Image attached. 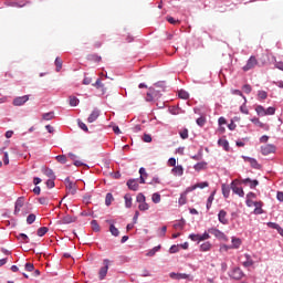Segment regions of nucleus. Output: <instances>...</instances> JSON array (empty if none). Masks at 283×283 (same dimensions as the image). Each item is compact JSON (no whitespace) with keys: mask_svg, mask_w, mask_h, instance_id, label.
I'll use <instances>...</instances> for the list:
<instances>
[{"mask_svg":"<svg viewBox=\"0 0 283 283\" xmlns=\"http://www.w3.org/2000/svg\"><path fill=\"white\" fill-rule=\"evenodd\" d=\"M55 159L57 160V163H61V165H65V163H67V156L65 155H59L55 157Z\"/></svg>","mask_w":283,"mask_h":283,"instance_id":"58836bf2","label":"nucleus"},{"mask_svg":"<svg viewBox=\"0 0 283 283\" xmlns=\"http://www.w3.org/2000/svg\"><path fill=\"white\" fill-rule=\"evenodd\" d=\"M231 189L233 193H237V196H240V198H244V190L238 186H235V181L231 184Z\"/></svg>","mask_w":283,"mask_h":283,"instance_id":"f8f14e48","label":"nucleus"},{"mask_svg":"<svg viewBox=\"0 0 283 283\" xmlns=\"http://www.w3.org/2000/svg\"><path fill=\"white\" fill-rule=\"evenodd\" d=\"M218 145H220V147H223L226 151H229V142L227 139H219Z\"/></svg>","mask_w":283,"mask_h":283,"instance_id":"c85d7f7f","label":"nucleus"},{"mask_svg":"<svg viewBox=\"0 0 283 283\" xmlns=\"http://www.w3.org/2000/svg\"><path fill=\"white\" fill-rule=\"evenodd\" d=\"M206 123H207V119L205 117H199L197 119V125H199V127H205Z\"/></svg>","mask_w":283,"mask_h":283,"instance_id":"5fc2aeb1","label":"nucleus"},{"mask_svg":"<svg viewBox=\"0 0 283 283\" xmlns=\"http://www.w3.org/2000/svg\"><path fill=\"white\" fill-rule=\"evenodd\" d=\"M112 202H114V196H113L111 192H108V193L106 195V198H105V205H106V207H109V205H112Z\"/></svg>","mask_w":283,"mask_h":283,"instance_id":"f704fd0d","label":"nucleus"},{"mask_svg":"<svg viewBox=\"0 0 283 283\" xmlns=\"http://www.w3.org/2000/svg\"><path fill=\"white\" fill-rule=\"evenodd\" d=\"M136 200L137 202H139V205H142L143 202H146V198H145V195L143 193H138L137 197H136Z\"/></svg>","mask_w":283,"mask_h":283,"instance_id":"864d4df0","label":"nucleus"},{"mask_svg":"<svg viewBox=\"0 0 283 283\" xmlns=\"http://www.w3.org/2000/svg\"><path fill=\"white\" fill-rule=\"evenodd\" d=\"M43 120H52L54 118V112L44 113L42 115Z\"/></svg>","mask_w":283,"mask_h":283,"instance_id":"a19ab883","label":"nucleus"},{"mask_svg":"<svg viewBox=\"0 0 283 283\" xmlns=\"http://www.w3.org/2000/svg\"><path fill=\"white\" fill-rule=\"evenodd\" d=\"M179 136L180 138H182V140H187V138H189V129L184 128L179 132Z\"/></svg>","mask_w":283,"mask_h":283,"instance_id":"7c9ffc66","label":"nucleus"},{"mask_svg":"<svg viewBox=\"0 0 283 283\" xmlns=\"http://www.w3.org/2000/svg\"><path fill=\"white\" fill-rule=\"evenodd\" d=\"M70 105L71 107H76V105H78V99L76 98V96L70 97Z\"/></svg>","mask_w":283,"mask_h":283,"instance_id":"09e8293b","label":"nucleus"},{"mask_svg":"<svg viewBox=\"0 0 283 283\" xmlns=\"http://www.w3.org/2000/svg\"><path fill=\"white\" fill-rule=\"evenodd\" d=\"M143 140H144V143H151V135L144 134Z\"/></svg>","mask_w":283,"mask_h":283,"instance_id":"69168bd1","label":"nucleus"},{"mask_svg":"<svg viewBox=\"0 0 283 283\" xmlns=\"http://www.w3.org/2000/svg\"><path fill=\"white\" fill-rule=\"evenodd\" d=\"M93 87H96V90H102V94H105V92H107V88H105V84L101 82V78L96 80V82L93 84Z\"/></svg>","mask_w":283,"mask_h":283,"instance_id":"aec40b11","label":"nucleus"},{"mask_svg":"<svg viewBox=\"0 0 283 283\" xmlns=\"http://www.w3.org/2000/svg\"><path fill=\"white\" fill-rule=\"evenodd\" d=\"M127 187L132 191H138V179H129L127 181Z\"/></svg>","mask_w":283,"mask_h":283,"instance_id":"2eb2a0df","label":"nucleus"},{"mask_svg":"<svg viewBox=\"0 0 283 283\" xmlns=\"http://www.w3.org/2000/svg\"><path fill=\"white\" fill-rule=\"evenodd\" d=\"M35 220H36V216H35L34 213L29 214L28 218H27V222H28L29 224H33V222H34Z\"/></svg>","mask_w":283,"mask_h":283,"instance_id":"3c124183","label":"nucleus"},{"mask_svg":"<svg viewBox=\"0 0 283 283\" xmlns=\"http://www.w3.org/2000/svg\"><path fill=\"white\" fill-rule=\"evenodd\" d=\"M29 101L30 95L19 96L13 99L12 105H14V107H21V105H25Z\"/></svg>","mask_w":283,"mask_h":283,"instance_id":"20e7f679","label":"nucleus"},{"mask_svg":"<svg viewBox=\"0 0 283 283\" xmlns=\"http://www.w3.org/2000/svg\"><path fill=\"white\" fill-rule=\"evenodd\" d=\"M275 114V107L270 106L265 109V116H273Z\"/></svg>","mask_w":283,"mask_h":283,"instance_id":"8fccbe9b","label":"nucleus"},{"mask_svg":"<svg viewBox=\"0 0 283 283\" xmlns=\"http://www.w3.org/2000/svg\"><path fill=\"white\" fill-rule=\"evenodd\" d=\"M25 271H29V273H32V271H34V264L27 263L25 264Z\"/></svg>","mask_w":283,"mask_h":283,"instance_id":"0e129e2a","label":"nucleus"},{"mask_svg":"<svg viewBox=\"0 0 283 283\" xmlns=\"http://www.w3.org/2000/svg\"><path fill=\"white\" fill-rule=\"evenodd\" d=\"M258 65V59L255 56H250V59L247 62V65L243 66V72H249V70H253Z\"/></svg>","mask_w":283,"mask_h":283,"instance_id":"423d86ee","label":"nucleus"},{"mask_svg":"<svg viewBox=\"0 0 283 283\" xmlns=\"http://www.w3.org/2000/svg\"><path fill=\"white\" fill-rule=\"evenodd\" d=\"M200 251L207 252L211 251V242L207 241L200 245Z\"/></svg>","mask_w":283,"mask_h":283,"instance_id":"c756f323","label":"nucleus"},{"mask_svg":"<svg viewBox=\"0 0 283 283\" xmlns=\"http://www.w3.org/2000/svg\"><path fill=\"white\" fill-rule=\"evenodd\" d=\"M251 122L256 125V127H261L262 129H269V126H266L264 123L260 120V118H252Z\"/></svg>","mask_w":283,"mask_h":283,"instance_id":"b1692460","label":"nucleus"},{"mask_svg":"<svg viewBox=\"0 0 283 283\" xmlns=\"http://www.w3.org/2000/svg\"><path fill=\"white\" fill-rule=\"evenodd\" d=\"M158 251H160V245H157L155 248H153L150 251L147 252L148 258H154V255H156V253H158Z\"/></svg>","mask_w":283,"mask_h":283,"instance_id":"72a5a7b5","label":"nucleus"},{"mask_svg":"<svg viewBox=\"0 0 283 283\" xmlns=\"http://www.w3.org/2000/svg\"><path fill=\"white\" fill-rule=\"evenodd\" d=\"M107 271H109V260L105 259L104 260V266L101 268L99 270V280H105L106 275H107Z\"/></svg>","mask_w":283,"mask_h":283,"instance_id":"6e6552de","label":"nucleus"},{"mask_svg":"<svg viewBox=\"0 0 283 283\" xmlns=\"http://www.w3.org/2000/svg\"><path fill=\"white\" fill-rule=\"evenodd\" d=\"M207 167V163H198L195 165L196 171H200L201 169H205Z\"/></svg>","mask_w":283,"mask_h":283,"instance_id":"603ef678","label":"nucleus"},{"mask_svg":"<svg viewBox=\"0 0 283 283\" xmlns=\"http://www.w3.org/2000/svg\"><path fill=\"white\" fill-rule=\"evenodd\" d=\"M78 127L83 129V132H90V129L87 128V125H85V123L81 120L78 122Z\"/></svg>","mask_w":283,"mask_h":283,"instance_id":"e2e57ef3","label":"nucleus"},{"mask_svg":"<svg viewBox=\"0 0 283 283\" xmlns=\"http://www.w3.org/2000/svg\"><path fill=\"white\" fill-rule=\"evenodd\" d=\"M174 229H177V230H179V231H182V229H185V220L177 221V222L174 224Z\"/></svg>","mask_w":283,"mask_h":283,"instance_id":"e433bc0d","label":"nucleus"},{"mask_svg":"<svg viewBox=\"0 0 283 283\" xmlns=\"http://www.w3.org/2000/svg\"><path fill=\"white\" fill-rule=\"evenodd\" d=\"M151 200L155 205H158L161 200L160 193L158 192L153 193Z\"/></svg>","mask_w":283,"mask_h":283,"instance_id":"79ce46f5","label":"nucleus"},{"mask_svg":"<svg viewBox=\"0 0 283 283\" xmlns=\"http://www.w3.org/2000/svg\"><path fill=\"white\" fill-rule=\"evenodd\" d=\"M109 232L112 233V235H114L115 238H118V235H120V231L117 230L116 226H114L113 223H111L109 226Z\"/></svg>","mask_w":283,"mask_h":283,"instance_id":"cd10ccee","label":"nucleus"},{"mask_svg":"<svg viewBox=\"0 0 283 283\" xmlns=\"http://www.w3.org/2000/svg\"><path fill=\"white\" fill-rule=\"evenodd\" d=\"M206 187H209V182L203 181V182H199L192 187H189L188 191H195V189H205Z\"/></svg>","mask_w":283,"mask_h":283,"instance_id":"6ab92c4d","label":"nucleus"},{"mask_svg":"<svg viewBox=\"0 0 283 283\" xmlns=\"http://www.w3.org/2000/svg\"><path fill=\"white\" fill-rule=\"evenodd\" d=\"M72 222H76V218L66 214L65 217L62 218V224H72Z\"/></svg>","mask_w":283,"mask_h":283,"instance_id":"412c9836","label":"nucleus"},{"mask_svg":"<svg viewBox=\"0 0 283 283\" xmlns=\"http://www.w3.org/2000/svg\"><path fill=\"white\" fill-rule=\"evenodd\" d=\"M179 249L178 245H172L169 250L170 253H178Z\"/></svg>","mask_w":283,"mask_h":283,"instance_id":"774afa93","label":"nucleus"},{"mask_svg":"<svg viewBox=\"0 0 283 283\" xmlns=\"http://www.w3.org/2000/svg\"><path fill=\"white\" fill-rule=\"evenodd\" d=\"M189 192L190 191H188V188H187L186 191L180 195V198L178 200L180 206L187 205V193H189Z\"/></svg>","mask_w":283,"mask_h":283,"instance_id":"a878e982","label":"nucleus"},{"mask_svg":"<svg viewBox=\"0 0 283 283\" xmlns=\"http://www.w3.org/2000/svg\"><path fill=\"white\" fill-rule=\"evenodd\" d=\"M42 174H44V176L51 178L52 180L56 179V175H54V170H52L51 168H42Z\"/></svg>","mask_w":283,"mask_h":283,"instance_id":"a211bd4d","label":"nucleus"},{"mask_svg":"<svg viewBox=\"0 0 283 283\" xmlns=\"http://www.w3.org/2000/svg\"><path fill=\"white\" fill-rule=\"evenodd\" d=\"M255 112H256L258 116H266V108H264V106H262V105H258L255 107Z\"/></svg>","mask_w":283,"mask_h":283,"instance_id":"bb28decb","label":"nucleus"},{"mask_svg":"<svg viewBox=\"0 0 283 283\" xmlns=\"http://www.w3.org/2000/svg\"><path fill=\"white\" fill-rule=\"evenodd\" d=\"M146 101H147V103H153V101H157L156 97L151 93V88H148V92L146 94Z\"/></svg>","mask_w":283,"mask_h":283,"instance_id":"473e14b6","label":"nucleus"},{"mask_svg":"<svg viewBox=\"0 0 283 283\" xmlns=\"http://www.w3.org/2000/svg\"><path fill=\"white\" fill-rule=\"evenodd\" d=\"M211 235H209V232H205L203 234H200V241L205 242V240H209Z\"/></svg>","mask_w":283,"mask_h":283,"instance_id":"680f3d73","label":"nucleus"},{"mask_svg":"<svg viewBox=\"0 0 283 283\" xmlns=\"http://www.w3.org/2000/svg\"><path fill=\"white\" fill-rule=\"evenodd\" d=\"M138 209H139V211H148L149 203H146V201H144V202L139 203Z\"/></svg>","mask_w":283,"mask_h":283,"instance_id":"49530a36","label":"nucleus"},{"mask_svg":"<svg viewBox=\"0 0 283 283\" xmlns=\"http://www.w3.org/2000/svg\"><path fill=\"white\" fill-rule=\"evenodd\" d=\"M171 171L174 176H182L185 174V169L182 168V166H177L172 168Z\"/></svg>","mask_w":283,"mask_h":283,"instance_id":"393cba45","label":"nucleus"},{"mask_svg":"<svg viewBox=\"0 0 283 283\" xmlns=\"http://www.w3.org/2000/svg\"><path fill=\"white\" fill-rule=\"evenodd\" d=\"M230 277L232 280H242L244 277V272H242V269L234 268L230 271Z\"/></svg>","mask_w":283,"mask_h":283,"instance_id":"39448f33","label":"nucleus"},{"mask_svg":"<svg viewBox=\"0 0 283 283\" xmlns=\"http://www.w3.org/2000/svg\"><path fill=\"white\" fill-rule=\"evenodd\" d=\"M101 116V111H98L97 108H95L88 116L87 118V123H95V120L98 119V117Z\"/></svg>","mask_w":283,"mask_h":283,"instance_id":"9b49d317","label":"nucleus"},{"mask_svg":"<svg viewBox=\"0 0 283 283\" xmlns=\"http://www.w3.org/2000/svg\"><path fill=\"white\" fill-rule=\"evenodd\" d=\"M244 163H250L251 167L253 169H261V166L258 164V160L255 158L242 156Z\"/></svg>","mask_w":283,"mask_h":283,"instance_id":"9d476101","label":"nucleus"},{"mask_svg":"<svg viewBox=\"0 0 283 283\" xmlns=\"http://www.w3.org/2000/svg\"><path fill=\"white\" fill-rule=\"evenodd\" d=\"M178 96H179V98L187 101V98H189V93L185 90H181V91H179Z\"/></svg>","mask_w":283,"mask_h":283,"instance_id":"37998d69","label":"nucleus"},{"mask_svg":"<svg viewBox=\"0 0 283 283\" xmlns=\"http://www.w3.org/2000/svg\"><path fill=\"white\" fill-rule=\"evenodd\" d=\"M243 185H250L251 189H255L258 185H260V181L258 179L251 180V178H247L242 180Z\"/></svg>","mask_w":283,"mask_h":283,"instance_id":"ddd939ff","label":"nucleus"},{"mask_svg":"<svg viewBox=\"0 0 283 283\" xmlns=\"http://www.w3.org/2000/svg\"><path fill=\"white\" fill-rule=\"evenodd\" d=\"M222 193H223L224 198H228L229 193H231V188L223 184L222 185Z\"/></svg>","mask_w":283,"mask_h":283,"instance_id":"4c0bfd02","label":"nucleus"},{"mask_svg":"<svg viewBox=\"0 0 283 283\" xmlns=\"http://www.w3.org/2000/svg\"><path fill=\"white\" fill-rule=\"evenodd\" d=\"M149 88L157 101L158 98H160V93L165 92V85H163V83H156L155 87H149Z\"/></svg>","mask_w":283,"mask_h":283,"instance_id":"f257e3e1","label":"nucleus"},{"mask_svg":"<svg viewBox=\"0 0 283 283\" xmlns=\"http://www.w3.org/2000/svg\"><path fill=\"white\" fill-rule=\"evenodd\" d=\"M55 66H56V72H61V70L63 69V60H61V57L55 59Z\"/></svg>","mask_w":283,"mask_h":283,"instance_id":"c9c22d12","label":"nucleus"},{"mask_svg":"<svg viewBox=\"0 0 283 283\" xmlns=\"http://www.w3.org/2000/svg\"><path fill=\"white\" fill-rule=\"evenodd\" d=\"M171 280H189V274L185 273H170Z\"/></svg>","mask_w":283,"mask_h":283,"instance_id":"4468645a","label":"nucleus"},{"mask_svg":"<svg viewBox=\"0 0 283 283\" xmlns=\"http://www.w3.org/2000/svg\"><path fill=\"white\" fill-rule=\"evenodd\" d=\"M261 154L263 156H269V154H275V145L268 144L261 147Z\"/></svg>","mask_w":283,"mask_h":283,"instance_id":"0eeeda50","label":"nucleus"},{"mask_svg":"<svg viewBox=\"0 0 283 283\" xmlns=\"http://www.w3.org/2000/svg\"><path fill=\"white\" fill-rule=\"evenodd\" d=\"M65 185L69 193H71V196H74L76 193V184L72 182V180H70V178L67 177L65 179Z\"/></svg>","mask_w":283,"mask_h":283,"instance_id":"1a4fd4ad","label":"nucleus"},{"mask_svg":"<svg viewBox=\"0 0 283 283\" xmlns=\"http://www.w3.org/2000/svg\"><path fill=\"white\" fill-rule=\"evenodd\" d=\"M25 205V197H19L15 201L14 206V216H19L21 213V209H23V206Z\"/></svg>","mask_w":283,"mask_h":283,"instance_id":"7ed1b4c3","label":"nucleus"},{"mask_svg":"<svg viewBox=\"0 0 283 283\" xmlns=\"http://www.w3.org/2000/svg\"><path fill=\"white\" fill-rule=\"evenodd\" d=\"M245 261H243V266H245V269H249V266H253L254 262L253 259H251V255L249 254H244Z\"/></svg>","mask_w":283,"mask_h":283,"instance_id":"4be33fe9","label":"nucleus"},{"mask_svg":"<svg viewBox=\"0 0 283 283\" xmlns=\"http://www.w3.org/2000/svg\"><path fill=\"white\" fill-rule=\"evenodd\" d=\"M17 238L18 240H21L24 244H28V242H30V238L25 233H20Z\"/></svg>","mask_w":283,"mask_h":283,"instance_id":"2f4dec72","label":"nucleus"},{"mask_svg":"<svg viewBox=\"0 0 283 283\" xmlns=\"http://www.w3.org/2000/svg\"><path fill=\"white\" fill-rule=\"evenodd\" d=\"M92 83V77L85 76L83 80V85H90Z\"/></svg>","mask_w":283,"mask_h":283,"instance_id":"338daca9","label":"nucleus"},{"mask_svg":"<svg viewBox=\"0 0 283 283\" xmlns=\"http://www.w3.org/2000/svg\"><path fill=\"white\" fill-rule=\"evenodd\" d=\"M208 233H210L211 235H214V238H219L222 239L224 238V232L216 229V228H211L208 230Z\"/></svg>","mask_w":283,"mask_h":283,"instance_id":"dca6fc26","label":"nucleus"},{"mask_svg":"<svg viewBox=\"0 0 283 283\" xmlns=\"http://www.w3.org/2000/svg\"><path fill=\"white\" fill-rule=\"evenodd\" d=\"M268 227L270 229H275L279 230L280 229V224L275 223V222H268Z\"/></svg>","mask_w":283,"mask_h":283,"instance_id":"052dcab7","label":"nucleus"},{"mask_svg":"<svg viewBox=\"0 0 283 283\" xmlns=\"http://www.w3.org/2000/svg\"><path fill=\"white\" fill-rule=\"evenodd\" d=\"M218 218H219V222H221V224H229V219H227V211L220 210Z\"/></svg>","mask_w":283,"mask_h":283,"instance_id":"f3484780","label":"nucleus"},{"mask_svg":"<svg viewBox=\"0 0 283 283\" xmlns=\"http://www.w3.org/2000/svg\"><path fill=\"white\" fill-rule=\"evenodd\" d=\"M167 21H168V23H171V25H176L177 23H180V21L174 19V17H168Z\"/></svg>","mask_w":283,"mask_h":283,"instance_id":"bf43d9fd","label":"nucleus"},{"mask_svg":"<svg viewBox=\"0 0 283 283\" xmlns=\"http://www.w3.org/2000/svg\"><path fill=\"white\" fill-rule=\"evenodd\" d=\"M124 200H125V207H126V209H132V202H133L132 195L126 193V195L124 196Z\"/></svg>","mask_w":283,"mask_h":283,"instance_id":"5701e85b","label":"nucleus"},{"mask_svg":"<svg viewBox=\"0 0 283 283\" xmlns=\"http://www.w3.org/2000/svg\"><path fill=\"white\" fill-rule=\"evenodd\" d=\"M92 229L93 231H96L98 233V231H101V226L98 224V222L96 220H93L91 222Z\"/></svg>","mask_w":283,"mask_h":283,"instance_id":"a18cd8bd","label":"nucleus"},{"mask_svg":"<svg viewBox=\"0 0 283 283\" xmlns=\"http://www.w3.org/2000/svg\"><path fill=\"white\" fill-rule=\"evenodd\" d=\"M247 198H248L247 205H248V207H251V198H255V193L249 192V193L247 195Z\"/></svg>","mask_w":283,"mask_h":283,"instance_id":"6e6d98bb","label":"nucleus"},{"mask_svg":"<svg viewBox=\"0 0 283 283\" xmlns=\"http://www.w3.org/2000/svg\"><path fill=\"white\" fill-rule=\"evenodd\" d=\"M268 96H269V93H266L265 91H259L258 93V98L260 101H266Z\"/></svg>","mask_w":283,"mask_h":283,"instance_id":"ea45409f","label":"nucleus"},{"mask_svg":"<svg viewBox=\"0 0 283 283\" xmlns=\"http://www.w3.org/2000/svg\"><path fill=\"white\" fill-rule=\"evenodd\" d=\"M38 201L40 202V205H50V198L45 196L38 198Z\"/></svg>","mask_w":283,"mask_h":283,"instance_id":"de8ad7c7","label":"nucleus"},{"mask_svg":"<svg viewBox=\"0 0 283 283\" xmlns=\"http://www.w3.org/2000/svg\"><path fill=\"white\" fill-rule=\"evenodd\" d=\"M189 238L192 240V242H201L200 234H190Z\"/></svg>","mask_w":283,"mask_h":283,"instance_id":"4d7b16f0","label":"nucleus"},{"mask_svg":"<svg viewBox=\"0 0 283 283\" xmlns=\"http://www.w3.org/2000/svg\"><path fill=\"white\" fill-rule=\"evenodd\" d=\"M48 231H49L48 227H42V228L38 229L36 233L40 238H43V235H45V233H48Z\"/></svg>","mask_w":283,"mask_h":283,"instance_id":"c03bdc74","label":"nucleus"},{"mask_svg":"<svg viewBox=\"0 0 283 283\" xmlns=\"http://www.w3.org/2000/svg\"><path fill=\"white\" fill-rule=\"evenodd\" d=\"M242 90L245 94H251L252 92V87L249 84L243 85Z\"/></svg>","mask_w":283,"mask_h":283,"instance_id":"13d9d810","label":"nucleus"},{"mask_svg":"<svg viewBox=\"0 0 283 283\" xmlns=\"http://www.w3.org/2000/svg\"><path fill=\"white\" fill-rule=\"evenodd\" d=\"M242 245V239L232 237V247L222 245L221 250L229 251V249H240Z\"/></svg>","mask_w":283,"mask_h":283,"instance_id":"f03ea898","label":"nucleus"}]
</instances>
